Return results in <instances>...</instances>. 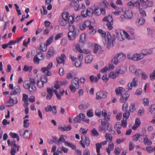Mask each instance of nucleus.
Masks as SVG:
<instances>
[{
	"instance_id": "72a5a7b5",
	"label": "nucleus",
	"mask_w": 155,
	"mask_h": 155,
	"mask_svg": "<svg viewBox=\"0 0 155 155\" xmlns=\"http://www.w3.org/2000/svg\"><path fill=\"white\" fill-rule=\"evenodd\" d=\"M111 22L108 23L106 24V26L107 27L108 29L109 30H111L113 28L112 25H113V19L110 17Z\"/></svg>"
},
{
	"instance_id": "f704fd0d",
	"label": "nucleus",
	"mask_w": 155,
	"mask_h": 155,
	"mask_svg": "<svg viewBox=\"0 0 155 155\" xmlns=\"http://www.w3.org/2000/svg\"><path fill=\"white\" fill-rule=\"evenodd\" d=\"M67 20L61 18L59 20V24L60 26H65L67 24Z\"/></svg>"
},
{
	"instance_id": "603ef678",
	"label": "nucleus",
	"mask_w": 155,
	"mask_h": 155,
	"mask_svg": "<svg viewBox=\"0 0 155 155\" xmlns=\"http://www.w3.org/2000/svg\"><path fill=\"white\" fill-rule=\"evenodd\" d=\"M144 112L145 110L144 109L143 107H141L139 109L137 114L139 116H142L143 115Z\"/></svg>"
},
{
	"instance_id": "4d7b16f0",
	"label": "nucleus",
	"mask_w": 155,
	"mask_h": 155,
	"mask_svg": "<svg viewBox=\"0 0 155 155\" xmlns=\"http://www.w3.org/2000/svg\"><path fill=\"white\" fill-rule=\"evenodd\" d=\"M139 11L141 16L142 17H145L146 16V12L143 8H139Z\"/></svg>"
},
{
	"instance_id": "5701e85b",
	"label": "nucleus",
	"mask_w": 155,
	"mask_h": 155,
	"mask_svg": "<svg viewBox=\"0 0 155 155\" xmlns=\"http://www.w3.org/2000/svg\"><path fill=\"white\" fill-rule=\"evenodd\" d=\"M64 144L66 146H68L73 150H76V146L72 143H69L67 141L64 142Z\"/></svg>"
},
{
	"instance_id": "c85d7f7f",
	"label": "nucleus",
	"mask_w": 155,
	"mask_h": 155,
	"mask_svg": "<svg viewBox=\"0 0 155 155\" xmlns=\"http://www.w3.org/2000/svg\"><path fill=\"white\" fill-rule=\"evenodd\" d=\"M145 21V20L144 18H141L137 20V21H136V23L138 25H142L144 23Z\"/></svg>"
},
{
	"instance_id": "b1692460",
	"label": "nucleus",
	"mask_w": 155,
	"mask_h": 155,
	"mask_svg": "<svg viewBox=\"0 0 155 155\" xmlns=\"http://www.w3.org/2000/svg\"><path fill=\"white\" fill-rule=\"evenodd\" d=\"M18 102V99L15 97L14 99H13L11 97H10L9 100L8 102L9 104H17Z\"/></svg>"
},
{
	"instance_id": "3c124183",
	"label": "nucleus",
	"mask_w": 155,
	"mask_h": 155,
	"mask_svg": "<svg viewBox=\"0 0 155 155\" xmlns=\"http://www.w3.org/2000/svg\"><path fill=\"white\" fill-rule=\"evenodd\" d=\"M41 81L44 84L46 83L48 81L47 77L45 75H42L41 78Z\"/></svg>"
},
{
	"instance_id": "f257e3e1",
	"label": "nucleus",
	"mask_w": 155,
	"mask_h": 155,
	"mask_svg": "<svg viewBox=\"0 0 155 155\" xmlns=\"http://www.w3.org/2000/svg\"><path fill=\"white\" fill-rule=\"evenodd\" d=\"M35 79L30 78L29 79V80L24 81L23 86L25 89L28 90L30 94H33L35 93L36 91V88L35 85Z\"/></svg>"
},
{
	"instance_id": "c03bdc74",
	"label": "nucleus",
	"mask_w": 155,
	"mask_h": 155,
	"mask_svg": "<svg viewBox=\"0 0 155 155\" xmlns=\"http://www.w3.org/2000/svg\"><path fill=\"white\" fill-rule=\"evenodd\" d=\"M93 12L94 14L98 16L100 15L101 14L100 8H95L94 9Z\"/></svg>"
},
{
	"instance_id": "338daca9",
	"label": "nucleus",
	"mask_w": 155,
	"mask_h": 155,
	"mask_svg": "<svg viewBox=\"0 0 155 155\" xmlns=\"http://www.w3.org/2000/svg\"><path fill=\"white\" fill-rule=\"evenodd\" d=\"M89 30H91V33L92 35H94L96 32V30L94 28L93 26H90L89 27Z\"/></svg>"
},
{
	"instance_id": "f3484780",
	"label": "nucleus",
	"mask_w": 155,
	"mask_h": 155,
	"mask_svg": "<svg viewBox=\"0 0 155 155\" xmlns=\"http://www.w3.org/2000/svg\"><path fill=\"white\" fill-rule=\"evenodd\" d=\"M129 95L127 93L122 94L120 98V102L122 103L124 102L129 97Z\"/></svg>"
},
{
	"instance_id": "e433bc0d",
	"label": "nucleus",
	"mask_w": 155,
	"mask_h": 155,
	"mask_svg": "<svg viewBox=\"0 0 155 155\" xmlns=\"http://www.w3.org/2000/svg\"><path fill=\"white\" fill-rule=\"evenodd\" d=\"M9 135L12 138H16L18 141H19L20 138L17 134L11 132L10 133Z\"/></svg>"
},
{
	"instance_id": "e2e57ef3",
	"label": "nucleus",
	"mask_w": 155,
	"mask_h": 155,
	"mask_svg": "<svg viewBox=\"0 0 155 155\" xmlns=\"http://www.w3.org/2000/svg\"><path fill=\"white\" fill-rule=\"evenodd\" d=\"M149 112L152 114L155 113V105L153 104L150 107Z\"/></svg>"
},
{
	"instance_id": "69168bd1",
	"label": "nucleus",
	"mask_w": 155,
	"mask_h": 155,
	"mask_svg": "<svg viewBox=\"0 0 155 155\" xmlns=\"http://www.w3.org/2000/svg\"><path fill=\"white\" fill-rule=\"evenodd\" d=\"M37 85L38 87L39 88H42L44 86V84L40 80L38 81L37 82Z\"/></svg>"
},
{
	"instance_id": "6ab92c4d",
	"label": "nucleus",
	"mask_w": 155,
	"mask_h": 155,
	"mask_svg": "<svg viewBox=\"0 0 155 155\" xmlns=\"http://www.w3.org/2000/svg\"><path fill=\"white\" fill-rule=\"evenodd\" d=\"M110 119V116H108L107 118H104L101 120V125L106 127L107 124Z\"/></svg>"
},
{
	"instance_id": "473e14b6",
	"label": "nucleus",
	"mask_w": 155,
	"mask_h": 155,
	"mask_svg": "<svg viewBox=\"0 0 155 155\" xmlns=\"http://www.w3.org/2000/svg\"><path fill=\"white\" fill-rule=\"evenodd\" d=\"M67 21L69 25L70 24H72L74 21V17L71 15L69 16L68 18Z\"/></svg>"
},
{
	"instance_id": "0eeeda50",
	"label": "nucleus",
	"mask_w": 155,
	"mask_h": 155,
	"mask_svg": "<svg viewBox=\"0 0 155 155\" xmlns=\"http://www.w3.org/2000/svg\"><path fill=\"white\" fill-rule=\"evenodd\" d=\"M138 81V78H134L133 79L132 82L129 83L127 85L129 90H132L133 86L134 87H137V85Z\"/></svg>"
},
{
	"instance_id": "c9c22d12",
	"label": "nucleus",
	"mask_w": 155,
	"mask_h": 155,
	"mask_svg": "<svg viewBox=\"0 0 155 155\" xmlns=\"http://www.w3.org/2000/svg\"><path fill=\"white\" fill-rule=\"evenodd\" d=\"M89 78L91 82H97L98 81L97 77H95L94 75H92L89 76Z\"/></svg>"
},
{
	"instance_id": "f03ea898",
	"label": "nucleus",
	"mask_w": 155,
	"mask_h": 155,
	"mask_svg": "<svg viewBox=\"0 0 155 155\" xmlns=\"http://www.w3.org/2000/svg\"><path fill=\"white\" fill-rule=\"evenodd\" d=\"M69 31L68 34V38L69 40H73L74 39L76 36L78 35V33L77 32L78 30L73 25H69Z\"/></svg>"
},
{
	"instance_id": "c756f323",
	"label": "nucleus",
	"mask_w": 155,
	"mask_h": 155,
	"mask_svg": "<svg viewBox=\"0 0 155 155\" xmlns=\"http://www.w3.org/2000/svg\"><path fill=\"white\" fill-rule=\"evenodd\" d=\"M123 88L122 87H118L115 89L116 93L117 95L121 94L123 90Z\"/></svg>"
},
{
	"instance_id": "412c9836",
	"label": "nucleus",
	"mask_w": 155,
	"mask_h": 155,
	"mask_svg": "<svg viewBox=\"0 0 155 155\" xmlns=\"http://www.w3.org/2000/svg\"><path fill=\"white\" fill-rule=\"evenodd\" d=\"M117 57L120 61L124 60L126 58V55L122 52L120 53L117 54Z\"/></svg>"
},
{
	"instance_id": "bf43d9fd",
	"label": "nucleus",
	"mask_w": 155,
	"mask_h": 155,
	"mask_svg": "<svg viewBox=\"0 0 155 155\" xmlns=\"http://www.w3.org/2000/svg\"><path fill=\"white\" fill-rule=\"evenodd\" d=\"M41 59L37 57V55H35L33 58L34 62L36 64H38L39 63Z\"/></svg>"
},
{
	"instance_id": "a878e982",
	"label": "nucleus",
	"mask_w": 155,
	"mask_h": 155,
	"mask_svg": "<svg viewBox=\"0 0 155 155\" xmlns=\"http://www.w3.org/2000/svg\"><path fill=\"white\" fill-rule=\"evenodd\" d=\"M149 0H140L138 2V5L139 6H145L146 5V3L148 2Z\"/></svg>"
},
{
	"instance_id": "052dcab7",
	"label": "nucleus",
	"mask_w": 155,
	"mask_h": 155,
	"mask_svg": "<svg viewBox=\"0 0 155 155\" xmlns=\"http://www.w3.org/2000/svg\"><path fill=\"white\" fill-rule=\"evenodd\" d=\"M115 72L117 74H118V75H119V74H123L124 72V71L123 70H121V67H119L117 68Z\"/></svg>"
},
{
	"instance_id": "0e129e2a",
	"label": "nucleus",
	"mask_w": 155,
	"mask_h": 155,
	"mask_svg": "<svg viewBox=\"0 0 155 155\" xmlns=\"http://www.w3.org/2000/svg\"><path fill=\"white\" fill-rule=\"evenodd\" d=\"M125 112L123 114V116L124 119L125 118L126 120L128 119L130 115V112L128 111H125Z\"/></svg>"
},
{
	"instance_id": "7c9ffc66",
	"label": "nucleus",
	"mask_w": 155,
	"mask_h": 155,
	"mask_svg": "<svg viewBox=\"0 0 155 155\" xmlns=\"http://www.w3.org/2000/svg\"><path fill=\"white\" fill-rule=\"evenodd\" d=\"M93 12V10L91 8H87L86 11V13H87V16H91L94 13Z\"/></svg>"
},
{
	"instance_id": "a18cd8bd",
	"label": "nucleus",
	"mask_w": 155,
	"mask_h": 155,
	"mask_svg": "<svg viewBox=\"0 0 155 155\" xmlns=\"http://www.w3.org/2000/svg\"><path fill=\"white\" fill-rule=\"evenodd\" d=\"M140 137H141V135H140L139 133L136 134L133 137V141H136Z\"/></svg>"
},
{
	"instance_id": "1a4fd4ad",
	"label": "nucleus",
	"mask_w": 155,
	"mask_h": 155,
	"mask_svg": "<svg viewBox=\"0 0 155 155\" xmlns=\"http://www.w3.org/2000/svg\"><path fill=\"white\" fill-rule=\"evenodd\" d=\"M107 94L106 92L98 91L96 93V98L97 100H100L101 98H105L107 97Z\"/></svg>"
},
{
	"instance_id": "864d4df0",
	"label": "nucleus",
	"mask_w": 155,
	"mask_h": 155,
	"mask_svg": "<svg viewBox=\"0 0 155 155\" xmlns=\"http://www.w3.org/2000/svg\"><path fill=\"white\" fill-rule=\"evenodd\" d=\"M86 36V35L85 33L82 34L80 37V42L82 43L84 42L85 41Z\"/></svg>"
},
{
	"instance_id": "13d9d810",
	"label": "nucleus",
	"mask_w": 155,
	"mask_h": 155,
	"mask_svg": "<svg viewBox=\"0 0 155 155\" xmlns=\"http://www.w3.org/2000/svg\"><path fill=\"white\" fill-rule=\"evenodd\" d=\"M102 7H103L104 8L105 7H108L110 6V4L105 0L103 1L101 4Z\"/></svg>"
},
{
	"instance_id": "39448f33",
	"label": "nucleus",
	"mask_w": 155,
	"mask_h": 155,
	"mask_svg": "<svg viewBox=\"0 0 155 155\" xmlns=\"http://www.w3.org/2000/svg\"><path fill=\"white\" fill-rule=\"evenodd\" d=\"M52 63L51 62L48 64L47 67L42 68H41V71L46 75L48 76H50L51 74V73L49 70L52 68Z\"/></svg>"
},
{
	"instance_id": "9d476101",
	"label": "nucleus",
	"mask_w": 155,
	"mask_h": 155,
	"mask_svg": "<svg viewBox=\"0 0 155 155\" xmlns=\"http://www.w3.org/2000/svg\"><path fill=\"white\" fill-rule=\"evenodd\" d=\"M66 59V56L64 54H62L61 56L57 58L56 60L58 63L59 64H64L65 61Z\"/></svg>"
},
{
	"instance_id": "8fccbe9b",
	"label": "nucleus",
	"mask_w": 155,
	"mask_h": 155,
	"mask_svg": "<svg viewBox=\"0 0 155 155\" xmlns=\"http://www.w3.org/2000/svg\"><path fill=\"white\" fill-rule=\"evenodd\" d=\"M96 152L97 153L100 152V149L102 148V145L101 143H96Z\"/></svg>"
},
{
	"instance_id": "423d86ee",
	"label": "nucleus",
	"mask_w": 155,
	"mask_h": 155,
	"mask_svg": "<svg viewBox=\"0 0 155 155\" xmlns=\"http://www.w3.org/2000/svg\"><path fill=\"white\" fill-rule=\"evenodd\" d=\"M107 48L109 49L110 48L111 43H112V45H114L115 44L114 39L111 38L110 33H107Z\"/></svg>"
},
{
	"instance_id": "680f3d73",
	"label": "nucleus",
	"mask_w": 155,
	"mask_h": 155,
	"mask_svg": "<svg viewBox=\"0 0 155 155\" xmlns=\"http://www.w3.org/2000/svg\"><path fill=\"white\" fill-rule=\"evenodd\" d=\"M75 48L77 51L80 53H83L82 50L79 44H77L75 45Z\"/></svg>"
},
{
	"instance_id": "49530a36",
	"label": "nucleus",
	"mask_w": 155,
	"mask_h": 155,
	"mask_svg": "<svg viewBox=\"0 0 155 155\" xmlns=\"http://www.w3.org/2000/svg\"><path fill=\"white\" fill-rule=\"evenodd\" d=\"M142 103L144 106H148L149 104V100L148 98H144L142 100Z\"/></svg>"
},
{
	"instance_id": "58836bf2",
	"label": "nucleus",
	"mask_w": 155,
	"mask_h": 155,
	"mask_svg": "<svg viewBox=\"0 0 155 155\" xmlns=\"http://www.w3.org/2000/svg\"><path fill=\"white\" fill-rule=\"evenodd\" d=\"M31 134L28 130H25L23 134V137L25 138H28L30 137V135Z\"/></svg>"
},
{
	"instance_id": "6e6d98bb",
	"label": "nucleus",
	"mask_w": 155,
	"mask_h": 155,
	"mask_svg": "<svg viewBox=\"0 0 155 155\" xmlns=\"http://www.w3.org/2000/svg\"><path fill=\"white\" fill-rule=\"evenodd\" d=\"M82 64V62L81 61L78 60L74 62V63L73 64L76 67L78 68L80 67L81 66Z\"/></svg>"
},
{
	"instance_id": "09e8293b",
	"label": "nucleus",
	"mask_w": 155,
	"mask_h": 155,
	"mask_svg": "<svg viewBox=\"0 0 155 155\" xmlns=\"http://www.w3.org/2000/svg\"><path fill=\"white\" fill-rule=\"evenodd\" d=\"M32 68V66H28L27 65H25L23 68V70L25 71H31Z\"/></svg>"
},
{
	"instance_id": "cd10ccee",
	"label": "nucleus",
	"mask_w": 155,
	"mask_h": 155,
	"mask_svg": "<svg viewBox=\"0 0 155 155\" xmlns=\"http://www.w3.org/2000/svg\"><path fill=\"white\" fill-rule=\"evenodd\" d=\"M106 126L100 125L98 127V130L99 132L105 133L106 131Z\"/></svg>"
},
{
	"instance_id": "9b49d317",
	"label": "nucleus",
	"mask_w": 155,
	"mask_h": 155,
	"mask_svg": "<svg viewBox=\"0 0 155 155\" xmlns=\"http://www.w3.org/2000/svg\"><path fill=\"white\" fill-rule=\"evenodd\" d=\"M79 1L78 0H74L71 2V6L75 7L76 11H78L80 9V6L78 4Z\"/></svg>"
},
{
	"instance_id": "37998d69",
	"label": "nucleus",
	"mask_w": 155,
	"mask_h": 155,
	"mask_svg": "<svg viewBox=\"0 0 155 155\" xmlns=\"http://www.w3.org/2000/svg\"><path fill=\"white\" fill-rule=\"evenodd\" d=\"M101 48L100 45L96 44L94 45V48L93 49V52L94 53H96Z\"/></svg>"
},
{
	"instance_id": "dca6fc26",
	"label": "nucleus",
	"mask_w": 155,
	"mask_h": 155,
	"mask_svg": "<svg viewBox=\"0 0 155 155\" xmlns=\"http://www.w3.org/2000/svg\"><path fill=\"white\" fill-rule=\"evenodd\" d=\"M53 36H52L49 38L46 42V44H44V46H46V48L42 49L43 51H45L47 49V47L49 45L51 44L53 41Z\"/></svg>"
},
{
	"instance_id": "20e7f679",
	"label": "nucleus",
	"mask_w": 155,
	"mask_h": 155,
	"mask_svg": "<svg viewBox=\"0 0 155 155\" xmlns=\"http://www.w3.org/2000/svg\"><path fill=\"white\" fill-rule=\"evenodd\" d=\"M80 144L84 148L85 147V146H89L90 144V140L89 138L86 137L84 138L83 136L81 137V140L79 141Z\"/></svg>"
},
{
	"instance_id": "a19ab883",
	"label": "nucleus",
	"mask_w": 155,
	"mask_h": 155,
	"mask_svg": "<svg viewBox=\"0 0 155 155\" xmlns=\"http://www.w3.org/2000/svg\"><path fill=\"white\" fill-rule=\"evenodd\" d=\"M110 17H111L112 19H113L112 16L109 15V16L104 17L103 19V21L107 22L108 23L111 22V21L110 20Z\"/></svg>"
},
{
	"instance_id": "79ce46f5",
	"label": "nucleus",
	"mask_w": 155,
	"mask_h": 155,
	"mask_svg": "<svg viewBox=\"0 0 155 155\" xmlns=\"http://www.w3.org/2000/svg\"><path fill=\"white\" fill-rule=\"evenodd\" d=\"M111 62L115 65H117L120 62L117 56L114 57L112 59Z\"/></svg>"
},
{
	"instance_id": "774afa93",
	"label": "nucleus",
	"mask_w": 155,
	"mask_h": 155,
	"mask_svg": "<svg viewBox=\"0 0 155 155\" xmlns=\"http://www.w3.org/2000/svg\"><path fill=\"white\" fill-rule=\"evenodd\" d=\"M143 72L142 70L140 69H138L135 72V74L136 76H140L143 73Z\"/></svg>"
},
{
	"instance_id": "393cba45",
	"label": "nucleus",
	"mask_w": 155,
	"mask_h": 155,
	"mask_svg": "<svg viewBox=\"0 0 155 155\" xmlns=\"http://www.w3.org/2000/svg\"><path fill=\"white\" fill-rule=\"evenodd\" d=\"M93 59V57L91 55H88L85 58V63L89 64L91 62Z\"/></svg>"
},
{
	"instance_id": "ddd939ff",
	"label": "nucleus",
	"mask_w": 155,
	"mask_h": 155,
	"mask_svg": "<svg viewBox=\"0 0 155 155\" xmlns=\"http://www.w3.org/2000/svg\"><path fill=\"white\" fill-rule=\"evenodd\" d=\"M54 51L53 47H50L46 55V57L47 59L50 58L54 55Z\"/></svg>"
},
{
	"instance_id": "4c0bfd02",
	"label": "nucleus",
	"mask_w": 155,
	"mask_h": 155,
	"mask_svg": "<svg viewBox=\"0 0 155 155\" xmlns=\"http://www.w3.org/2000/svg\"><path fill=\"white\" fill-rule=\"evenodd\" d=\"M118 75L115 72H111L109 74V77L112 79H114L117 77Z\"/></svg>"
},
{
	"instance_id": "f8f14e48",
	"label": "nucleus",
	"mask_w": 155,
	"mask_h": 155,
	"mask_svg": "<svg viewBox=\"0 0 155 155\" xmlns=\"http://www.w3.org/2000/svg\"><path fill=\"white\" fill-rule=\"evenodd\" d=\"M141 137L143 138V142L145 144L150 145L152 144V142L147 138V135L141 134Z\"/></svg>"
},
{
	"instance_id": "aec40b11",
	"label": "nucleus",
	"mask_w": 155,
	"mask_h": 155,
	"mask_svg": "<svg viewBox=\"0 0 155 155\" xmlns=\"http://www.w3.org/2000/svg\"><path fill=\"white\" fill-rule=\"evenodd\" d=\"M90 104L88 103L82 104L78 106L80 110L86 109L89 106Z\"/></svg>"
},
{
	"instance_id": "bb28decb",
	"label": "nucleus",
	"mask_w": 155,
	"mask_h": 155,
	"mask_svg": "<svg viewBox=\"0 0 155 155\" xmlns=\"http://www.w3.org/2000/svg\"><path fill=\"white\" fill-rule=\"evenodd\" d=\"M65 139L64 138L63 135H61L59 139L57 141L54 142V143L57 145H60L61 142H64Z\"/></svg>"
},
{
	"instance_id": "4468645a",
	"label": "nucleus",
	"mask_w": 155,
	"mask_h": 155,
	"mask_svg": "<svg viewBox=\"0 0 155 155\" xmlns=\"http://www.w3.org/2000/svg\"><path fill=\"white\" fill-rule=\"evenodd\" d=\"M124 15V17L127 19H131L133 16L132 11L130 10H127L126 11Z\"/></svg>"
},
{
	"instance_id": "2f4dec72",
	"label": "nucleus",
	"mask_w": 155,
	"mask_h": 155,
	"mask_svg": "<svg viewBox=\"0 0 155 155\" xmlns=\"http://www.w3.org/2000/svg\"><path fill=\"white\" fill-rule=\"evenodd\" d=\"M74 75H75L74 74V71H71L67 74V78L68 79H71L73 77Z\"/></svg>"
},
{
	"instance_id": "6e6552de",
	"label": "nucleus",
	"mask_w": 155,
	"mask_h": 155,
	"mask_svg": "<svg viewBox=\"0 0 155 155\" xmlns=\"http://www.w3.org/2000/svg\"><path fill=\"white\" fill-rule=\"evenodd\" d=\"M54 87H52L51 88L47 87V94L46 97V98L47 100H49L52 98L53 95V91H54Z\"/></svg>"
},
{
	"instance_id": "ea45409f",
	"label": "nucleus",
	"mask_w": 155,
	"mask_h": 155,
	"mask_svg": "<svg viewBox=\"0 0 155 155\" xmlns=\"http://www.w3.org/2000/svg\"><path fill=\"white\" fill-rule=\"evenodd\" d=\"M105 137L107 140L108 142H111L112 141V137L110 134L107 133H106L105 135Z\"/></svg>"
},
{
	"instance_id": "de8ad7c7",
	"label": "nucleus",
	"mask_w": 155,
	"mask_h": 155,
	"mask_svg": "<svg viewBox=\"0 0 155 155\" xmlns=\"http://www.w3.org/2000/svg\"><path fill=\"white\" fill-rule=\"evenodd\" d=\"M69 14L68 12H64L62 14V19H66L67 20L68 18L69 17Z\"/></svg>"
},
{
	"instance_id": "5fc2aeb1",
	"label": "nucleus",
	"mask_w": 155,
	"mask_h": 155,
	"mask_svg": "<svg viewBox=\"0 0 155 155\" xmlns=\"http://www.w3.org/2000/svg\"><path fill=\"white\" fill-rule=\"evenodd\" d=\"M35 55H37L38 58H40L41 60H42L44 58L43 53L41 51L38 52Z\"/></svg>"
},
{
	"instance_id": "7ed1b4c3",
	"label": "nucleus",
	"mask_w": 155,
	"mask_h": 155,
	"mask_svg": "<svg viewBox=\"0 0 155 155\" xmlns=\"http://www.w3.org/2000/svg\"><path fill=\"white\" fill-rule=\"evenodd\" d=\"M79 79L76 77H74L71 80V84L69 86V88L72 92H74L77 89L79 88Z\"/></svg>"
},
{
	"instance_id": "4be33fe9",
	"label": "nucleus",
	"mask_w": 155,
	"mask_h": 155,
	"mask_svg": "<svg viewBox=\"0 0 155 155\" xmlns=\"http://www.w3.org/2000/svg\"><path fill=\"white\" fill-rule=\"evenodd\" d=\"M142 52L144 56L150 54L153 52V49L152 48L148 49H143Z\"/></svg>"
},
{
	"instance_id": "2eb2a0df",
	"label": "nucleus",
	"mask_w": 155,
	"mask_h": 155,
	"mask_svg": "<svg viewBox=\"0 0 155 155\" xmlns=\"http://www.w3.org/2000/svg\"><path fill=\"white\" fill-rule=\"evenodd\" d=\"M21 92L20 88L19 86L17 85L15 87L14 90L11 91L10 94L11 95L19 94Z\"/></svg>"
},
{
	"instance_id": "a211bd4d",
	"label": "nucleus",
	"mask_w": 155,
	"mask_h": 155,
	"mask_svg": "<svg viewBox=\"0 0 155 155\" xmlns=\"http://www.w3.org/2000/svg\"><path fill=\"white\" fill-rule=\"evenodd\" d=\"M141 121L139 118H137L136 119L135 124L132 127L133 130H136L140 125Z\"/></svg>"
}]
</instances>
